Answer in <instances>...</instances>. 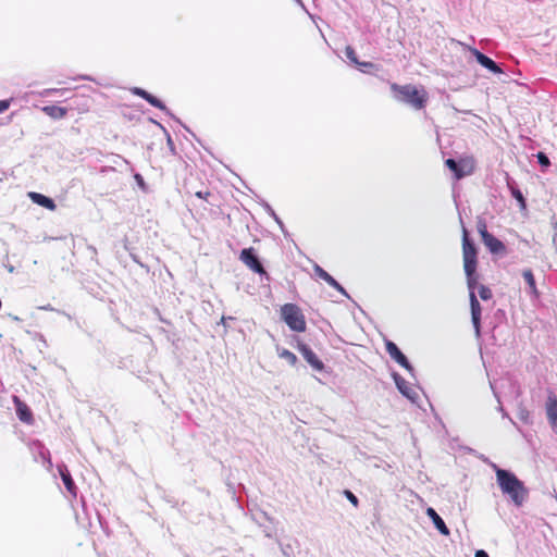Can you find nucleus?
<instances>
[{
    "label": "nucleus",
    "mask_w": 557,
    "mask_h": 557,
    "mask_svg": "<svg viewBox=\"0 0 557 557\" xmlns=\"http://www.w3.org/2000/svg\"><path fill=\"white\" fill-rule=\"evenodd\" d=\"M462 256L463 269L467 277V285L470 292L472 324L476 335L480 336L481 306L474 293L475 286L479 281V275L476 273L478 250L474 243L470 239L469 233L465 226H462Z\"/></svg>",
    "instance_id": "1"
},
{
    "label": "nucleus",
    "mask_w": 557,
    "mask_h": 557,
    "mask_svg": "<svg viewBox=\"0 0 557 557\" xmlns=\"http://www.w3.org/2000/svg\"><path fill=\"white\" fill-rule=\"evenodd\" d=\"M495 471L496 482L504 495L517 507H521L528 499L529 491L524 483L518 476L506 469L499 468L496 463H491Z\"/></svg>",
    "instance_id": "2"
},
{
    "label": "nucleus",
    "mask_w": 557,
    "mask_h": 557,
    "mask_svg": "<svg viewBox=\"0 0 557 557\" xmlns=\"http://www.w3.org/2000/svg\"><path fill=\"white\" fill-rule=\"evenodd\" d=\"M392 89L395 92V98L398 101L405 102L416 110H420L425 106L426 95L424 90H419L413 85H397L392 84Z\"/></svg>",
    "instance_id": "3"
},
{
    "label": "nucleus",
    "mask_w": 557,
    "mask_h": 557,
    "mask_svg": "<svg viewBox=\"0 0 557 557\" xmlns=\"http://www.w3.org/2000/svg\"><path fill=\"white\" fill-rule=\"evenodd\" d=\"M281 317L294 332L306 331V319L300 308L295 304H285L281 307Z\"/></svg>",
    "instance_id": "4"
},
{
    "label": "nucleus",
    "mask_w": 557,
    "mask_h": 557,
    "mask_svg": "<svg viewBox=\"0 0 557 557\" xmlns=\"http://www.w3.org/2000/svg\"><path fill=\"white\" fill-rule=\"evenodd\" d=\"M445 164L451 172H454L457 180L471 175L475 169V161L472 157H465L459 160L449 158L445 161Z\"/></svg>",
    "instance_id": "5"
},
{
    "label": "nucleus",
    "mask_w": 557,
    "mask_h": 557,
    "mask_svg": "<svg viewBox=\"0 0 557 557\" xmlns=\"http://www.w3.org/2000/svg\"><path fill=\"white\" fill-rule=\"evenodd\" d=\"M239 259L253 272L267 275V272L260 262L258 256L255 252L253 248H245L242 250Z\"/></svg>",
    "instance_id": "6"
},
{
    "label": "nucleus",
    "mask_w": 557,
    "mask_h": 557,
    "mask_svg": "<svg viewBox=\"0 0 557 557\" xmlns=\"http://www.w3.org/2000/svg\"><path fill=\"white\" fill-rule=\"evenodd\" d=\"M385 348L393 360H395L399 366L405 368L411 375H413V367L394 342L386 341Z\"/></svg>",
    "instance_id": "7"
},
{
    "label": "nucleus",
    "mask_w": 557,
    "mask_h": 557,
    "mask_svg": "<svg viewBox=\"0 0 557 557\" xmlns=\"http://www.w3.org/2000/svg\"><path fill=\"white\" fill-rule=\"evenodd\" d=\"M393 380L399 393L411 401H416L418 393L410 384L397 372L392 373Z\"/></svg>",
    "instance_id": "8"
},
{
    "label": "nucleus",
    "mask_w": 557,
    "mask_h": 557,
    "mask_svg": "<svg viewBox=\"0 0 557 557\" xmlns=\"http://www.w3.org/2000/svg\"><path fill=\"white\" fill-rule=\"evenodd\" d=\"M482 243L488 249L492 255L504 257L507 255V248L505 244L496 238L493 234H486Z\"/></svg>",
    "instance_id": "9"
},
{
    "label": "nucleus",
    "mask_w": 557,
    "mask_h": 557,
    "mask_svg": "<svg viewBox=\"0 0 557 557\" xmlns=\"http://www.w3.org/2000/svg\"><path fill=\"white\" fill-rule=\"evenodd\" d=\"M546 417L554 433L557 434V398L549 393L545 404Z\"/></svg>",
    "instance_id": "10"
},
{
    "label": "nucleus",
    "mask_w": 557,
    "mask_h": 557,
    "mask_svg": "<svg viewBox=\"0 0 557 557\" xmlns=\"http://www.w3.org/2000/svg\"><path fill=\"white\" fill-rule=\"evenodd\" d=\"M471 53L475 58L476 62L481 64L483 67L487 69L494 74H500L503 73V70L499 67V65L492 60L490 57L485 55L481 51H479L475 48H470Z\"/></svg>",
    "instance_id": "11"
},
{
    "label": "nucleus",
    "mask_w": 557,
    "mask_h": 557,
    "mask_svg": "<svg viewBox=\"0 0 557 557\" xmlns=\"http://www.w3.org/2000/svg\"><path fill=\"white\" fill-rule=\"evenodd\" d=\"M298 349L305 360L315 370L322 371L324 369L323 362L318 358L314 351L306 344L298 345Z\"/></svg>",
    "instance_id": "12"
},
{
    "label": "nucleus",
    "mask_w": 557,
    "mask_h": 557,
    "mask_svg": "<svg viewBox=\"0 0 557 557\" xmlns=\"http://www.w3.org/2000/svg\"><path fill=\"white\" fill-rule=\"evenodd\" d=\"M58 472L62 479V482L66 488V491L71 494V496L76 497L77 496V487L75 485V482L67 469V467L64 463H60L57 466Z\"/></svg>",
    "instance_id": "13"
},
{
    "label": "nucleus",
    "mask_w": 557,
    "mask_h": 557,
    "mask_svg": "<svg viewBox=\"0 0 557 557\" xmlns=\"http://www.w3.org/2000/svg\"><path fill=\"white\" fill-rule=\"evenodd\" d=\"M13 403L15 405V410L18 419L25 423L33 422V414L28 406L23 403L17 396H13Z\"/></svg>",
    "instance_id": "14"
},
{
    "label": "nucleus",
    "mask_w": 557,
    "mask_h": 557,
    "mask_svg": "<svg viewBox=\"0 0 557 557\" xmlns=\"http://www.w3.org/2000/svg\"><path fill=\"white\" fill-rule=\"evenodd\" d=\"M426 515L432 520L434 527L438 530L441 534L449 535V529L446 527L444 520L441 518V516L436 512L434 508L429 507L426 509Z\"/></svg>",
    "instance_id": "15"
},
{
    "label": "nucleus",
    "mask_w": 557,
    "mask_h": 557,
    "mask_svg": "<svg viewBox=\"0 0 557 557\" xmlns=\"http://www.w3.org/2000/svg\"><path fill=\"white\" fill-rule=\"evenodd\" d=\"M28 196L34 203L41 206L46 209L53 211L57 208L54 200L52 198H49V197L42 195V194L30 191L28 194Z\"/></svg>",
    "instance_id": "16"
},
{
    "label": "nucleus",
    "mask_w": 557,
    "mask_h": 557,
    "mask_svg": "<svg viewBox=\"0 0 557 557\" xmlns=\"http://www.w3.org/2000/svg\"><path fill=\"white\" fill-rule=\"evenodd\" d=\"M42 111L52 119H63L67 113L65 108L59 106H46Z\"/></svg>",
    "instance_id": "17"
},
{
    "label": "nucleus",
    "mask_w": 557,
    "mask_h": 557,
    "mask_svg": "<svg viewBox=\"0 0 557 557\" xmlns=\"http://www.w3.org/2000/svg\"><path fill=\"white\" fill-rule=\"evenodd\" d=\"M314 274L319 276L321 280L325 281L330 286H336L337 281L330 275L319 264H314L313 267Z\"/></svg>",
    "instance_id": "18"
},
{
    "label": "nucleus",
    "mask_w": 557,
    "mask_h": 557,
    "mask_svg": "<svg viewBox=\"0 0 557 557\" xmlns=\"http://www.w3.org/2000/svg\"><path fill=\"white\" fill-rule=\"evenodd\" d=\"M33 449L35 451H38L40 458L42 459V462L47 463L48 468H50L52 466L51 460H50V451L41 443L35 442L33 444Z\"/></svg>",
    "instance_id": "19"
},
{
    "label": "nucleus",
    "mask_w": 557,
    "mask_h": 557,
    "mask_svg": "<svg viewBox=\"0 0 557 557\" xmlns=\"http://www.w3.org/2000/svg\"><path fill=\"white\" fill-rule=\"evenodd\" d=\"M508 187L510 189L511 196L520 203V207L524 209L527 203L522 191L516 186L513 182H508Z\"/></svg>",
    "instance_id": "20"
},
{
    "label": "nucleus",
    "mask_w": 557,
    "mask_h": 557,
    "mask_svg": "<svg viewBox=\"0 0 557 557\" xmlns=\"http://www.w3.org/2000/svg\"><path fill=\"white\" fill-rule=\"evenodd\" d=\"M522 276H523L525 283L528 284V286L530 287V292L532 294L536 295L537 294L536 283H535V278H534L532 270L531 269L523 270Z\"/></svg>",
    "instance_id": "21"
},
{
    "label": "nucleus",
    "mask_w": 557,
    "mask_h": 557,
    "mask_svg": "<svg viewBox=\"0 0 557 557\" xmlns=\"http://www.w3.org/2000/svg\"><path fill=\"white\" fill-rule=\"evenodd\" d=\"M145 100L147 102H149L151 106H153L154 108H158V109H160L162 111H166L168 112V108L165 107V104L160 99L154 97L153 95L148 92L147 96L145 97Z\"/></svg>",
    "instance_id": "22"
},
{
    "label": "nucleus",
    "mask_w": 557,
    "mask_h": 557,
    "mask_svg": "<svg viewBox=\"0 0 557 557\" xmlns=\"http://www.w3.org/2000/svg\"><path fill=\"white\" fill-rule=\"evenodd\" d=\"M278 356L283 359H285L290 366H295L296 362H297V357L294 352L287 350V349H282L280 352H278Z\"/></svg>",
    "instance_id": "23"
},
{
    "label": "nucleus",
    "mask_w": 557,
    "mask_h": 557,
    "mask_svg": "<svg viewBox=\"0 0 557 557\" xmlns=\"http://www.w3.org/2000/svg\"><path fill=\"white\" fill-rule=\"evenodd\" d=\"M263 208L267 211V213L274 219V221L280 225L281 230L284 231V224L282 220L277 216L273 208L268 203L263 202Z\"/></svg>",
    "instance_id": "24"
},
{
    "label": "nucleus",
    "mask_w": 557,
    "mask_h": 557,
    "mask_svg": "<svg viewBox=\"0 0 557 557\" xmlns=\"http://www.w3.org/2000/svg\"><path fill=\"white\" fill-rule=\"evenodd\" d=\"M476 287L479 289V295L481 299L488 300L492 298V290L487 286L476 284L475 288Z\"/></svg>",
    "instance_id": "25"
},
{
    "label": "nucleus",
    "mask_w": 557,
    "mask_h": 557,
    "mask_svg": "<svg viewBox=\"0 0 557 557\" xmlns=\"http://www.w3.org/2000/svg\"><path fill=\"white\" fill-rule=\"evenodd\" d=\"M345 55L355 65L359 64V60H358L356 51H355V49L352 47H350V46L346 47Z\"/></svg>",
    "instance_id": "26"
},
{
    "label": "nucleus",
    "mask_w": 557,
    "mask_h": 557,
    "mask_svg": "<svg viewBox=\"0 0 557 557\" xmlns=\"http://www.w3.org/2000/svg\"><path fill=\"white\" fill-rule=\"evenodd\" d=\"M536 159H537L539 164L543 168H548L550 165L549 158L546 156V153H544L542 151L537 152Z\"/></svg>",
    "instance_id": "27"
},
{
    "label": "nucleus",
    "mask_w": 557,
    "mask_h": 557,
    "mask_svg": "<svg viewBox=\"0 0 557 557\" xmlns=\"http://www.w3.org/2000/svg\"><path fill=\"white\" fill-rule=\"evenodd\" d=\"M478 232H479V234L481 235V239H484V237H485V235H486V234H491V233L487 231V226H486L485 221H483V220H479V222H478Z\"/></svg>",
    "instance_id": "28"
},
{
    "label": "nucleus",
    "mask_w": 557,
    "mask_h": 557,
    "mask_svg": "<svg viewBox=\"0 0 557 557\" xmlns=\"http://www.w3.org/2000/svg\"><path fill=\"white\" fill-rule=\"evenodd\" d=\"M550 225L554 230V235H553L552 242H553L554 247L557 249V218H556V215H553L550 218Z\"/></svg>",
    "instance_id": "29"
},
{
    "label": "nucleus",
    "mask_w": 557,
    "mask_h": 557,
    "mask_svg": "<svg viewBox=\"0 0 557 557\" xmlns=\"http://www.w3.org/2000/svg\"><path fill=\"white\" fill-rule=\"evenodd\" d=\"M358 69L363 73H369L371 69L376 67V65L372 62H360L357 64Z\"/></svg>",
    "instance_id": "30"
},
{
    "label": "nucleus",
    "mask_w": 557,
    "mask_h": 557,
    "mask_svg": "<svg viewBox=\"0 0 557 557\" xmlns=\"http://www.w3.org/2000/svg\"><path fill=\"white\" fill-rule=\"evenodd\" d=\"M344 494L346 496V498L354 505V506H358L359 504V500H358V497L349 490H345L344 491Z\"/></svg>",
    "instance_id": "31"
},
{
    "label": "nucleus",
    "mask_w": 557,
    "mask_h": 557,
    "mask_svg": "<svg viewBox=\"0 0 557 557\" xmlns=\"http://www.w3.org/2000/svg\"><path fill=\"white\" fill-rule=\"evenodd\" d=\"M134 178H135V181H136L137 185H138L143 190H147V185H146V183H145V181H144V177H143L140 174L136 173V174L134 175Z\"/></svg>",
    "instance_id": "32"
},
{
    "label": "nucleus",
    "mask_w": 557,
    "mask_h": 557,
    "mask_svg": "<svg viewBox=\"0 0 557 557\" xmlns=\"http://www.w3.org/2000/svg\"><path fill=\"white\" fill-rule=\"evenodd\" d=\"M164 132H165V135H166V144H168V147H169L170 151H171L173 154H175L176 152H175V145H174V143H173V139H172L171 135H170L165 129H164Z\"/></svg>",
    "instance_id": "33"
},
{
    "label": "nucleus",
    "mask_w": 557,
    "mask_h": 557,
    "mask_svg": "<svg viewBox=\"0 0 557 557\" xmlns=\"http://www.w3.org/2000/svg\"><path fill=\"white\" fill-rule=\"evenodd\" d=\"M132 92L136 96H139L141 97L143 99H145V97L147 96L148 91H146L145 89L143 88H139V87H134L132 89Z\"/></svg>",
    "instance_id": "34"
},
{
    "label": "nucleus",
    "mask_w": 557,
    "mask_h": 557,
    "mask_svg": "<svg viewBox=\"0 0 557 557\" xmlns=\"http://www.w3.org/2000/svg\"><path fill=\"white\" fill-rule=\"evenodd\" d=\"M10 101L9 100H0V113L4 112L9 109Z\"/></svg>",
    "instance_id": "35"
},
{
    "label": "nucleus",
    "mask_w": 557,
    "mask_h": 557,
    "mask_svg": "<svg viewBox=\"0 0 557 557\" xmlns=\"http://www.w3.org/2000/svg\"><path fill=\"white\" fill-rule=\"evenodd\" d=\"M332 287L335 288L336 290H338L344 296L349 297L346 289L338 282H337L336 286H332Z\"/></svg>",
    "instance_id": "36"
},
{
    "label": "nucleus",
    "mask_w": 557,
    "mask_h": 557,
    "mask_svg": "<svg viewBox=\"0 0 557 557\" xmlns=\"http://www.w3.org/2000/svg\"><path fill=\"white\" fill-rule=\"evenodd\" d=\"M208 196H210L209 191H197L196 193V197H198L200 199H207Z\"/></svg>",
    "instance_id": "37"
},
{
    "label": "nucleus",
    "mask_w": 557,
    "mask_h": 557,
    "mask_svg": "<svg viewBox=\"0 0 557 557\" xmlns=\"http://www.w3.org/2000/svg\"><path fill=\"white\" fill-rule=\"evenodd\" d=\"M474 557H490V556H488V554L485 550L479 549V550L475 552Z\"/></svg>",
    "instance_id": "38"
},
{
    "label": "nucleus",
    "mask_w": 557,
    "mask_h": 557,
    "mask_svg": "<svg viewBox=\"0 0 557 557\" xmlns=\"http://www.w3.org/2000/svg\"><path fill=\"white\" fill-rule=\"evenodd\" d=\"M40 310H46V311H52L54 310L53 307L51 305H46V306H41L39 307Z\"/></svg>",
    "instance_id": "39"
},
{
    "label": "nucleus",
    "mask_w": 557,
    "mask_h": 557,
    "mask_svg": "<svg viewBox=\"0 0 557 557\" xmlns=\"http://www.w3.org/2000/svg\"><path fill=\"white\" fill-rule=\"evenodd\" d=\"M34 337H35V338L40 339V341L46 345V341H45V338H44V335H42V334H40V333H34Z\"/></svg>",
    "instance_id": "40"
},
{
    "label": "nucleus",
    "mask_w": 557,
    "mask_h": 557,
    "mask_svg": "<svg viewBox=\"0 0 557 557\" xmlns=\"http://www.w3.org/2000/svg\"><path fill=\"white\" fill-rule=\"evenodd\" d=\"M55 91H57V89H46V90H44V92L41 95L42 96H48V95H50L52 92H55Z\"/></svg>",
    "instance_id": "41"
},
{
    "label": "nucleus",
    "mask_w": 557,
    "mask_h": 557,
    "mask_svg": "<svg viewBox=\"0 0 557 557\" xmlns=\"http://www.w3.org/2000/svg\"><path fill=\"white\" fill-rule=\"evenodd\" d=\"M295 1H296L297 3H299V4L304 5V4L301 3V0H295Z\"/></svg>",
    "instance_id": "42"
},
{
    "label": "nucleus",
    "mask_w": 557,
    "mask_h": 557,
    "mask_svg": "<svg viewBox=\"0 0 557 557\" xmlns=\"http://www.w3.org/2000/svg\"><path fill=\"white\" fill-rule=\"evenodd\" d=\"M13 320L20 321V318L18 317H14Z\"/></svg>",
    "instance_id": "43"
}]
</instances>
